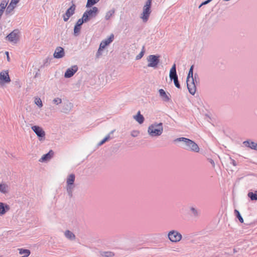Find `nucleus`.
<instances>
[{"mask_svg": "<svg viewBox=\"0 0 257 257\" xmlns=\"http://www.w3.org/2000/svg\"><path fill=\"white\" fill-rule=\"evenodd\" d=\"M194 65H192L189 69L187 77L186 83L188 91L190 94L194 95L196 91V85L199 82V76L195 73L193 76Z\"/></svg>", "mask_w": 257, "mask_h": 257, "instance_id": "1", "label": "nucleus"}, {"mask_svg": "<svg viewBox=\"0 0 257 257\" xmlns=\"http://www.w3.org/2000/svg\"><path fill=\"white\" fill-rule=\"evenodd\" d=\"M163 132V123L162 122L155 123L148 127V134L152 137H158L162 135Z\"/></svg>", "mask_w": 257, "mask_h": 257, "instance_id": "2", "label": "nucleus"}, {"mask_svg": "<svg viewBox=\"0 0 257 257\" xmlns=\"http://www.w3.org/2000/svg\"><path fill=\"white\" fill-rule=\"evenodd\" d=\"M175 142H183L186 148V150H190L195 152H198L199 148L198 146L194 141L184 137L179 138L175 140Z\"/></svg>", "mask_w": 257, "mask_h": 257, "instance_id": "3", "label": "nucleus"}, {"mask_svg": "<svg viewBox=\"0 0 257 257\" xmlns=\"http://www.w3.org/2000/svg\"><path fill=\"white\" fill-rule=\"evenodd\" d=\"M152 1V0H147L145 5L143 7V11L141 18L142 19L144 22H147L148 21L151 14Z\"/></svg>", "mask_w": 257, "mask_h": 257, "instance_id": "4", "label": "nucleus"}, {"mask_svg": "<svg viewBox=\"0 0 257 257\" xmlns=\"http://www.w3.org/2000/svg\"><path fill=\"white\" fill-rule=\"evenodd\" d=\"M75 179V175L74 174H71L68 176L66 180V190L70 197H72L73 196V190L75 187L74 184Z\"/></svg>", "mask_w": 257, "mask_h": 257, "instance_id": "5", "label": "nucleus"}, {"mask_svg": "<svg viewBox=\"0 0 257 257\" xmlns=\"http://www.w3.org/2000/svg\"><path fill=\"white\" fill-rule=\"evenodd\" d=\"M113 39L114 35L112 34L110 35L109 38L103 40L101 42L98 51L96 54V58H99L100 56L102 55V51L105 48L106 46L111 43Z\"/></svg>", "mask_w": 257, "mask_h": 257, "instance_id": "6", "label": "nucleus"}, {"mask_svg": "<svg viewBox=\"0 0 257 257\" xmlns=\"http://www.w3.org/2000/svg\"><path fill=\"white\" fill-rule=\"evenodd\" d=\"M160 56L158 55H150L148 56L147 60L148 62L147 66L156 69L160 63Z\"/></svg>", "mask_w": 257, "mask_h": 257, "instance_id": "7", "label": "nucleus"}, {"mask_svg": "<svg viewBox=\"0 0 257 257\" xmlns=\"http://www.w3.org/2000/svg\"><path fill=\"white\" fill-rule=\"evenodd\" d=\"M20 32L18 29H15L6 37V40L9 42L17 44L20 40Z\"/></svg>", "mask_w": 257, "mask_h": 257, "instance_id": "8", "label": "nucleus"}, {"mask_svg": "<svg viewBox=\"0 0 257 257\" xmlns=\"http://www.w3.org/2000/svg\"><path fill=\"white\" fill-rule=\"evenodd\" d=\"M168 237L169 240L172 242H178L182 238V234L175 230L170 231L168 233Z\"/></svg>", "mask_w": 257, "mask_h": 257, "instance_id": "9", "label": "nucleus"}, {"mask_svg": "<svg viewBox=\"0 0 257 257\" xmlns=\"http://www.w3.org/2000/svg\"><path fill=\"white\" fill-rule=\"evenodd\" d=\"M32 130L37 135L40 141L45 139V132L42 127L39 126L34 125L32 126Z\"/></svg>", "mask_w": 257, "mask_h": 257, "instance_id": "10", "label": "nucleus"}, {"mask_svg": "<svg viewBox=\"0 0 257 257\" xmlns=\"http://www.w3.org/2000/svg\"><path fill=\"white\" fill-rule=\"evenodd\" d=\"M11 82V78L9 75V72L3 71L0 73V84L3 85L5 83H9Z\"/></svg>", "mask_w": 257, "mask_h": 257, "instance_id": "11", "label": "nucleus"}, {"mask_svg": "<svg viewBox=\"0 0 257 257\" xmlns=\"http://www.w3.org/2000/svg\"><path fill=\"white\" fill-rule=\"evenodd\" d=\"M77 70L78 67L77 65L72 66L66 70L64 74V77L67 78H70L74 75Z\"/></svg>", "mask_w": 257, "mask_h": 257, "instance_id": "12", "label": "nucleus"}, {"mask_svg": "<svg viewBox=\"0 0 257 257\" xmlns=\"http://www.w3.org/2000/svg\"><path fill=\"white\" fill-rule=\"evenodd\" d=\"M65 56V51L64 49L61 47H57L53 54L55 58L60 59L63 58Z\"/></svg>", "mask_w": 257, "mask_h": 257, "instance_id": "13", "label": "nucleus"}, {"mask_svg": "<svg viewBox=\"0 0 257 257\" xmlns=\"http://www.w3.org/2000/svg\"><path fill=\"white\" fill-rule=\"evenodd\" d=\"M10 210V206L8 204L0 202V216L5 215Z\"/></svg>", "mask_w": 257, "mask_h": 257, "instance_id": "14", "label": "nucleus"}, {"mask_svg": "<svg viewBox=\"0 0 257 257\" xmlns=\"http://www.w3.org/2000/svg\"><path fill=\"white\" fill-rule=\"evenodd\" d=\"M243 144L246 147L257 151V142L251 141L250 140L243 142Z\"/></svg>", "mask_w": 257, "mask_h": 257, "instance_id": "15", "label": "nucleus"}, {"mask_svg": "<svg viewBox=\"0 0 257 257\" xmlns=\"http://www.w3.org/2000/svg\"><path fill=\"white\" fill-rule=\"evenodd\" d=\"M85 12L90 19L91 18H95L98 13L99 10L97 7H93L92 9L87 10Z\"/></svg>", "mask_w": 257, "mask_h": 257, "instance_id": "16", "label": "nucleus"}, {"mask_svg": "<svg viewBox=\"0 0 257 257\" xmlns=\"http://www.w3.org/2000/svg\"><path fill=\"white\" fill-rule=\"evenodd\" d=\"M83 24V23H82L80 20L79 19L77 21L74 28L73 34L75 36H78L80 34L81 26Z\"/></svg>", "mask_w": 257, "mask_h": 257, "instance_id": "17", "label": "nucleus"}, {"mask_svg": "<svg viewBox=\"0 0 257 257\" xmlns=\"http://www.w3.org/2000/svg\"><path fill=\"white\" fill-rule=\"evenodd\" d=\"M54 154V152L52 150H50L48 153L44 155L39 160V161L41 162L48 161L52 158Z\"/></svg>", "mask_w": 257, "mask_h": 257, "instance_id": "18", "label": "nucleus"}, {"mask_svg": "<svg viewBox=\"0 0 257 257\" xmlns=\"http://www.w3.org/2000/svg\"><path fill=\"white\" fill-rule=\"evenodd\" d=\"M72 5L66 11L65 14L67 17H70L72 16L75 13L76 6L74 4H73V2Z\"/></svg>", "mask_w": 257, "mask_h": 257, "instance_id": "19", "label": "nucleus"}, {"mask_svg": "<svg viewBox=\"0 0 257 257\" xmlns=\"http://www.w3.org/2000/svg\"><path fill=\"white\" fill-rule=\"evenodd\" d=\"M160 96L162 97L163 101L168 102L170 101V97L167 95L165 90L163 89H160L159 90Z\"/></svg>", "mask_w": 257, "mask_h": 257, "instance_id": "20", "label": "nucleus"}, {"mask_svg": "<svg viewBox=\"0 0 257 257\" xmlns=\"http://www.w3.org/2000/svg\"><path fill=\"white\" fill-rule=\"evenodd\" d=\"M134 118L140 124L143 123L145 120L144 117L141 114L140 111L138 112L137 115L134 116Z\"/></svg>", "mask_w": 257, "mask_h": 257, "instance_id": "21", "label": "nucleus"}, {"mask_svg": "<svg viewBox=\"0 0 257 257\" xmlns=\"http://www.w3.org/2000/svg\"><path fill=\"white\" fill-rule=\"evenodd\" d=\"M9 191V187L6 183L0 184V192L6 194Z\"/></svg>", "mask_w": 257, "mask_h": 257, "instance_id": "22", "label": "nucleus"}, {"mask_svg": "<svg viewBox=\"0 0 257 257\" xmlns=\"http://www.w3.org/2000/svg\"><path fill=\"white\" fill-rule=\"evenodd\" d=\"M65 237L69 240H74L75 239L76 236L75 234L69 230H67L64 232Z\"/></svg>", "mask_w": 257, "mask_h": 257, "instance_id": "23", "label": "nucleus"}, {"mask_svg": "<svg viewBox=\"0 0 257 257\" xmlns=\"http://www.w3.org/2000/svg\"><path fill=\"white\" fill-rule=\"evenodd\" d=\"M247 196L251 201L257 200V191H255L254 192H249Z\"/></svg>", "mask_w": 257, "mask_h": 257, "instance_id": "24", "label": "nucleus"}, {"mask_svg": "<svg viewBox=\"0 0 257 257\" xmlns=\"http://www.w3.org/2000/svg\"><path fill=\"white\" fill-rule=\"evenodd\" d=\"M14 4H12L11 3L7 7L6 11V15H9L13 11L15 8V6H14Z\"/></svg>", "mask_w": 257, "mask_h": 257, "instance_id": "25", "label": "nucleus"}, {"mask_svg": "<svg viewBox=\"0 0 257 257\" xmlns=\"http://www.w3.org/2000/svg\"><path fill=\"white\" fill-rule=\"evenodd\" d=\"M19 253L20 254L23 255V257H27L30 255L31 252L29 249L21 248L19 249Z\"/></svg>", "mask_w": 257, "mask_h": 257, "instance_id": "26", "label": "nucleus"}, {"mask_svg": "<svg viewBox=\"0 0 257 257\" xmlns=\"http://www.w3.org/2000/svg\"><path fill=\"white\" fill-rule=\"evenodd\" d=\"M90 18L89 17L88 14L86 12H85L82 16V17L81 19H79L82 23H86L89 21Z\"/></svg>", "mask_w": 257, "mask_h": 257, "instance_id": "27", "label": "nucleus"}, {"mask_svg": "<svg viewBox=\"0 0 257 257\" xmlns=\"http://www.w3.org/2000/svg\"><path fill=\"white\" fill-rule=\"evenodd\" d=\"M115 13L114 9H112L106 13L105 19L106 20H108L110 17L114 15Z\"/></svg>", "mask_w": 257, "mask_h": 257, "instance_id": "28", "label": "nucleus"}, {"mask_svg": "<svg viewBox=\"0 0 257 257\" xmlns=\"http://www.w3.org/2000/svg\"><path fill=\"white\" fill-rule=\"evenodd\" d=\"M99 0H87L86 7L87 8H90L93 5L96 4Z\"/></svg>", "mask_w": 257, "mask_h": 257, "instance_id": "29", "label": "nucleus"}, {"mask_svg": "<svg viewBox=\"0 0 257 257\" xmlns=\"http://www.w3.org/2000/svg\"><path fill=\"white\" fill-rule=\"evenodd\" d=\"M234 214H235L236 218H237L238 219L239 222H241V223H243V219L242 217V216H241L239 211H238L236 209H235L234 210Z\"/></svg>", "mask_w": 257, "mask_h": 257, "instance_id": "30", "label": "nucleus"}, {"mask_svg": "<svg viewBox=\"0 0 257 257\" xmlns=\"http://www.w3.org/2000/svg\"><path fill=\"white\" fill-rule=\"evenodd\" d=\"M145 53V46H144L142 48L141 52L139 53V55H138L136 56V60H138L141 59L144 55Z\"/></svg>", "mask_w": 257, "mask_h": 257, "instance_id": "31", "label": "nucleus"}, {"mask_svg": "<svg viewBox=\"0 0 257 257\" xmlns=\"http://www.w3.org/2000/svg\"><path fill=\"white\" fill-rule=\"evenodd\" d=\"M169 76L171 80L178 79L177 72H173L172 73V71H170Z\"/></svg>", "mask_w": 257, "mask_h": 257, "instance_id": "32", "label": "nucleus"}, {"mask_svg": "<svg viewBox=\"0 0 257 257\" xmlns=\"http://www.w3.org/2000/svg\"><path fill=\"white\" fill-rule=\"evenodd\" d=\"M35 102L40 107H41L43 106L42 100L40 98H36Z\"/></svg>", "mask_w": 257, "mask_h": 257, "instance_id": "33", "label": "nucleus"}, {"mask_svg": "<svg viewBox=\"0 0 257 257\" xmlns=\"http://www.w3.org/2000/svg\"><path fill=\"white\" fill-rule=\"evenodd\" d=\"M114 255V253L111 251L104 252L103 254H102V255L105 257H113Z\"/></svg>", "mask_w": 257, "mask_h": 257, "instance_id": "34", "label": "nucleus"}, {"mask_svg": "<svg viewBox=\"0 0 257 257\" xmlns=\"http://www.w3.org/2000/svg\"><path fill=\"white\" fill-rule=\"evenodd\" d=\"M140 134V131L138 130H133L131 132V135L133 137H137Z\"/></svg>", "mask_w": 257, "mask_h": 257, "instance_id": "35", "label": "nucleus"}, {"mask_svg": "<svg viewBox=\"0 0 257 257\" xmlns=\"http://www.w3.org/2000/svg\"><path fill=\"white\" fill-rule=\"evenodd\" d=\"M191 211L192 213L195 216H197L198 215V211L196 209H195L194 207H191L190 208Z\"/></svg>", "mask_w": 257, "mask_h": 257, "instance_id": "36", "label": "nucleus"}, {"mask_svg": "<svg viewBox=\"0 0 257 257\" xmlns=\"http://www.w3.org/2000/svg\"><path fill=\"white\" fill-rule=\"evenodd\" d=\"M53 102L54 103L58 105L62 102V99L60 98L57 97L54 99Z\"/></svg>", "mask_w": 257, "mask_h": 257, "instance_id": "37", "label": "nucleus"}, {"mask_svg": "<svg viewBox=\"0 0 257 257\" xmlns=\"http://www.w3.org/2000/svg\"><path fill=\"white\" fill-rule=\"evenodd\" d=\"M115 131V130H113L111 131L105 138V139L108 141V140L111 139L112 137H111V135H112L114 132Z\"/></svg>", "mask_w": 257, "mask_h": 257, "instance_id": "38", "label": "nucleus"}, {"mask_svg": "<svg viewBox=\"0 0 257 257\" xmlns=\"http://www.w3.org/2000/svg\"><path fill=\"white\" fill-rule=\"evenodd\" d=\"M173 81H174V83L175 86L176 87H177L178 88H180L181 86H180V84L179 83V80H178V78L174 79V80H173Z\"/></svg>", "mask_w": 257, "mask_h": 257, "instance_id": "39", "label": "nucleus"}, {"mask_svg": "<svg viewBox=\"0 0 257 257\" xmlns=\"http://www.w3.org/2000/svg\"><path fill=\"white\" fill-rule=\"evenodd\" d=\"M51 59H50L49 58H47L44 62V65L45 66H48L51 62Z\"/></svg>", "mask_w": 257, "mask_h": 257, "instance_id": "40", "label": "nucleus"}, {"mask_svg": "<svg viewBox=\"0 0 257 257\" xmlns=\"http://www.w3.org/2000/svg\"><path fill=\"white\" fill-rule=\"evenodd\" d=\"M229 159H230V163L231 164H232L234 166H236L237 165V163H236V162L234 160H233V159H232L230 157L229 158Z\"/></svg>", "mask_w": 257, "mask_h": 257, "instance_id": "41", "label": "nucleus"}, {"mask_svg": "<svg viewBox=\"0 0 257 257\" xmlns=\"http://www.w3.org/2000/svg\"><path fill=\"white\" fill-rule=\"evenodd\" d=\"M107 141L105 139V138H104L102 140H101L98 144V146H100L102 145L103 144H104Z\"/></svg>", "mask_w": 257, "mask_h": 257, "instance_id": "42", "label": "nucleus"}, {"mask_svg": "<svg viewBox=\"0 0 257 257\" xmlns=\"http://www.w3.org/2000/svg\"><path fill=\"white\" fill-rule=\"evenodd\" d=\"M170 71H172V73L173 72H176V65L175 64H173Z\"/></svg>", "mask_w": 257, "mask_h": 257, "instance_id": "43", "label": "nucleus"}, {"mask_svg": "<svg viewBox=\"0 0 257 257\" xmlns=\"http://www.w3.org/2000/svg\"><path fill=\"white\" fill-rule=\"evenodd\" d=\"M212 0H206L201 3V5H205L208 4H209L210 2H211Z\"/></svg>", "mask_w": 257, "mask_h": 257, "instance_id": "44", "label": "nucleus"}, {"mask_svg": "<svg viewBox=\"0 0 257 257\" xmlns=\"http://www.w3.org/2000/svg\"><path fill=\"white\" fill-rule=\"evenodd\" d=\"M63 20L65 22H67L70 17H67L66 14H64L63 16Z\"/></svg>", "mask_w": 257, "mask_h": 257, "instance_id": "45", "label": "nucleus"}, {"mask_svg": "<svg viewBox=\"0 0 257 257\" xmlns=\"http://www.w3.org/2000/svg\"><path fill=\"white\" fill-rule=\"evenodd\" d=\"M19 1L20 0H12L11 3L16 5L19 2Z\"/></svg>", "mask_w": 257, "mask_h": 257, "instance_id": "46", "label": "nucleus"}, {"mask_svg": "<svg viewBox=\"0 0 257 257\" xmlns=\"http://www.w3.org/2000/svg\"><path fill=\"white\" fill-rule=\"evenodd\" d=\"M6 54L7 55V59L8 61H10V56H9V52H6Z\"/></svg>", "mask_w": 257, "mask_h": 257, "instance_id": "47", "label": "nucleus"}, {"mask_svg": "<svg viewBox=\"0 0 257 257\" xmlns=\"http://www.w3.org/2000/svg\"><path fill=\"white\" fill-rule=\"evenodd\" d=\"M210 163L212 165V166L214 167L215 166V163L214 161L212 159H210L209 161Z\"/></svg>", "mask_w": 257, "mask_h": 257, "instance_id": "48", "label": "nucleus"}, {"mask_svg": "<svg viewBox=\"0 0 257 257\" xmlns=\"http://www.w3.org/2000/svg\"><path fill=\"white\" fill-rule=\"evenodd\" d=\"M38 75H39V73L38 72H37L36 74L35 75V77L36 78V77H38Z\"/></svg>", "mask_w": 257, "mask_h": 257, "instance_id": "49", "label": "nucleus"}, {"mask_svg": "<svg viewBox=\"0 0 257 257\" xmlns=\"http://www.w3.org/2000/svg\"><path fill=\"white\" fill-rule=\"evenodd\" d=\"M236 251H237L235 250V249H233V252H234V253H235V252H236Z\"/></svg>", "mask_w": 257, "mask_h": 257, "instance_id": "50", "label": "nucleus"}, {"mask_svg": "<svg viewBox=\"0 0 257 257\" xmlns=\"http://www.w3.org/2000/svg\"><path fill=\"white\" fill-rule=\"evenodd\" d=\"M203 5H201V4L199 6V8H200Z\"/></svg>", "mask_w": 257, "mask_h": 257, "instance_id": "51", "label": "nucleus"}]
</instances>
